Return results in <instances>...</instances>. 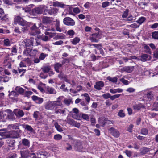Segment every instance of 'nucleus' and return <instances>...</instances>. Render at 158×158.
<instances>
[{"mask_svg":"<svg viewBox=\"0 0 158 158\" xmlns=\"http://www.w3.org/2000/svg\"><path fill=\"white\" fill-rule=\"evenodd\" d=\"M62 103L60 101H48L45 105V108L47 110H55L56 106H61Z\"/></svg>","mask_w":158,"mask_h":158,"instance_id":"nucleus-1","label":"nucleus"},{"mask_svg":"<svg viewBox=\"0 0 158 158\" xmlns=\"http://www.w3.org/2000/svg\"><path fill=\"white\" fill-rule=\"evenodd\" d=\"M14 21L17 23L19 25L24 27V30H26L31 25V23L27 22L19 16H17L15 18Z\"/></svg>","mask_w":158,"mask_h":158,"instance_id":"nucleus-2","label":"nucleus"},{"mask_svg":"<svg viewBox=\"0 0 158 158\" xmlns=\"http://www.w3.org/2000/svg\"><path fill=\"white\" fill-rule=\"evenodd\" d=\"M34 40L33 38L26 39L22 42V44L25 48L30 47L33 45Z\"/></svg>","mask_w":158,"mask_h":158,"instance_id":"nucleus-3","label":"nucleus"},{"mask_svg":"<svg viewBox=\"0 0 158 158\" xmlns=\"http://www.w3.org/2000/svg\"><path fill=\"white\" fill-rule=\"evenodd\" d=\"M64 23L67 26H74L75 24L74 21L69 17H66L63 19Z\"/></svg>","mask_w":158,"mask_h":158,"instance_id":"nucleus-4","label":"nucleus"},{"mask_svg":"<svg viewBox=\"0 0 158 158\" xmlns=\"http://www.w3.org/2000/svg\"><path fill=\"white\" fill-rule=\"evenodd\" d=\"M71 142L73 143V144L75 150L79 151H81L82 147L81 143L80 141L77 140H74Z\"/></svg>","mask_w":158,"mask_h":158,"instance_id":"nucleus-5","label":"nucleus"},{"mask_svg":"<svg viewBox=\"0 0 158 158\" xmlns=\"http://www.w3.org/2000/svg\"><path fill=\"white\" fill-rule=\"evenodd\" d=\"M108 131L114 137L118 138L119 137L120 133L118 130L112 127L109 129Z\"/></svg>","mask_w":158,"mask_h":158,"instance_id":"nucleus-6","label":"nucleus"},{"mask_svg":"<svg viewBox=\"0 0 158 158\" xmlns=\"http://www.w3.org/2000/svg\"><path fill=\"white\" fill-rule=\"evenodd\" d=\"M70 113L72 115L73 118L77 120H79V118L77 115L79 113V110L77 108H74L72 109V111L70 112Z\"/></svg>","mask_w":158,"mask_h":158,"instance_id":"nucleus-7","label":"nucleus"},{"mask_svg":"<svg viewBox=\"0 0 158 158\" xmlns=\"http://www.w3.org/2000/svg\"><path fill=\"white\" fill-rule=\"evenodd\" d=\"M19 136V133L16 131H12L9 132L7 137H10L12 138H17Z\"/></svg>","mask_w":158,"mask_h":158,"instance_id":"nucleus-8","label":"nucleus"},{"mask_svg":"<svg viewBox=\"0 0 158 158\" xmlns=\"http://www.w3.org/2000/svg\"><path fill=\"white\" fill-rule=\"evenodd\" d=\"M3 111V114L5 115L4 118L10 119L13 114L12 111L10 109H7Z\"/></svg>","mask_w":158,"mask_h":158,"instance_id":"nucleus-9","label":"nucleus"},{"mask_svg":"<svg viewBox=\"0 0 158 158\" xmlns=\"http://www.w3.org/2000/svg\"><path fill=\"white\" fill-rule=\"evenodd\" d=\"M54 113L56 114H60L63 115H65L66 109L65 108H58V106L55 108L54 110Z\"/></svg>","mask_w":158,"mask_h":158,"instance_id":"nucleus-10","label":"nucleus"},{"mask_svg":"<svg viewBox=\"0 0 158 158\" xmlns=\"http://www.w3.org/2000/svg\"><path fill=\"white\" fill-rule=\"evenodd\" d=\"M32 12L34 15L42 14V10L41 5L38 7L33 9Z\"/></svg>","mask_w":158,"mask_h":158,"instance_id":"nucleus-11","label":"nucleus"},{"mask_svg":"<svg viewBox=\"0 0 158 158\" xmlns=\"http://www.w3.org/2000/svg\"><path fill=\"white\" fill-rule=\"evenodd\" d=\"M104 84L103 82L99 81L96 82L94 87L97 90H100L104 86Z\"/></svg>","mask_w":158,"mask_h":158,"instance_id":"nucleus-12","label":"nucleus"},{"mask_svg":"<svg viewBox=\"0 0 158 158\" xmlns=\"http://www.w3.org/2000/svg\"><path fill=\"white\" fill-rule=\"evenodd\" d=\"M31 29L32 30V31L31 32V34L32 35H35L36 34L40 33V32L38 30L37 27L35 26V24H34L32 27H31Z\"/></svg>","mask_w":158,"mask_h":158,"instance_id":"nucleus-13","label":"nucleus"},{"mask_svg":"<svg viewBox=\"0 0 158 158\" xmlns=\"http://www.w3.org/2000/svg\"><path fill=\"white\" fill-rule=\"evenodd\" d=\"M32 99L36 103L39 104L41 103L43 101V98L39 97L36 96H32Z\"/></svg>","mask_w":158,"mask_h":158,"instance_id":"nucleus-14","label":"nucleus"},{"mask_svg":"<svg viewBox=\"0 0 158 158\" xmlns=\"http://www.w3.org/2000/svg\"><path fill=\"white\" fill-rule=\"evenodd\" d=\"M65 62V60H64L62 62V64L57 63L55 64L54 68L56 72L59 73V69L62 67V65L64 64Z\"/></svg>","mask_w":158,"mask_h":158,"instance_id":"nucleus-15","label":"nucleus"},{"mask_svg":"<svg viewBox=\"0 0 158 158\" xmlns=\"http://www.w3.org/2000/svg\"><path fill=\"white\" fill-rule=\"evenodd\" d=\"M99 34L94 33L92 34L90 37V40L92 42H97L100 39Z\"/></svg>","mask_w":158,"mask_h":158,"instance_id":"nucleus-16","label":"nucleus"},{"mask_svg":"<svg viewBox=\"0 0 158 158\" xmlns=\"http://www.w3.org/2000/svg\"><path fill=\"white\" fill-rule=\"evenodd\" d=\"M33 51L36 52L37 50H32L29 48H28L27 47L26 48V49L23 51V53L26 56H28L31 55V52H32Z\"/></svg>","mask_w":158,"mask_h":158,"instance_id":"nucleus-17","label":"nucleus"},{"mask_svg":"<svg viewBox=\"0 0 158 158\" xmlns=\"http://www.w3.org/2000/svg\"><path fill=\"white\" fill-rule=\"evenodd\" d=\"M14 113L16 116L18 117H21L23 116L24 115L23 112L19 109H15L14 111Z\"/></svg>","mask_w":158,"mask_h":158,"instance_id":"nucleus-18","label":"nucleus"},{"mask_svg":"<svg viewBox=\"0 0 158 158\" xmlns=\"http://www.w3.org/2000/svg\"><path fill=\"white\" fill-rule=\"evenodd\" d=\"M133 66H125L122 68V70L128 73H131L133 70Z\"/></svg>","mask_w":158,"mask_h":158,"instance_id":"nucleus-19","label":"nucleus"},{"mask_svg":"<svg viewBox=\"0 0 158 158\" xmlns=\"http://www.w3.org/2000/svg\"><path fill=\"white\" fill-rule=\"evenodd\" d=\"M52 5L54 6L63 8L65 5L62 2L55 1L53 2Z\"/></svg>","mask_w":158,"mask_h":158,"instance_id":"nucleus-20","label":"nucleus"},{"mask_svg":"<svg viewBox=\"0 0 158 158\" xmlns=\"http://www.w3.org/2000/svg\"><path fill=\"white\" fill-rule=\"evenodd\" d=\"M151 56L147 54H143L141 57V60L143 61L149 60H151Z\"/></svg>","mask_w":158,"mask_h":158,"instance_id":"nucleus-21","label":"nucleus"},{"mask_svg":"<svg viewBox=\"0 0 158 158\" xmlns=\"http://www.w3.org/2000/svg\"><path fill=\"white\" fill-rule=\"evenodd\" d=\"M58 10L56 8H52L48 10V14L50 15H55L57 13Z\"/></svg>","mask_w":158,"mask_h":158,"instance_id":"nucleus-22","label":"nucleus"},{"mask_svg":"<svg viewBox=\"0 0 158 158\" xmlns=\"http://www.w3.org/2000/svg\"><path fill=\"white\" fill-rule=\"evenodd\" d=\"M42 22L45 24L50 23L52 22V19L49 17H44L42 19Z\"/></svg>","mask_w":158,"mask_h":158,"instance_id":"nucleus-23","label":"nucleus"},{"mask_svg":"<svg viewBox=\"0 0 158 158\" xmlns=\"http://www.w3.org/2000/svg\"><path fill=\"white\" fill-rule=\"evenodd\" d=\"M41 8L42 11V14L46 15L48 14V7L46 6L42 5Z\"/></svg>","mask_w":158,"mask_h":158,"instance_id":"nucleus-24","label":"nucleus"},{"mask_svg":"<svg viewBox=\"0 0 158 158\" xmlns=\"http://www.w3.org/2000/svg\"><path fill=\"white\" fill-rule=\"evenodd\" d=\"M123 91V89L120 88L116 89H110V92L112 94H115L117 93H121Z\"/></svg>","mask_w":158,"mask_h":158,"instance_id":"nucleus-25","label":"nucleus"},{"mask_svg":"<svg viewBox=\"0 0 158 158\" xmlns=\"http://www.w3.org/2000/svg\"><path fill=\"white\" fill-rule=\"evenodd\" d=\"M55 27L56 30L57 31L59 32L62 31V29L60 27V21L58 20L57 19L56 21Z\"/></svg>","mask_w":158,"mask_h":158,"instance_id":"nucleus-26","label":"nucleus"},{"mask_svg":"<svg viewBox=\"0 0 158 158\" xmlns=\"http://www.w3.org/2000/svg\"><path fill=\"white\" fill-rule=\"evenodd\" d=\"M22 143L24 146L29 147L30 145V142L29 141L26 139H23L22 140Z\"/></svg>","mask_w":158,"mask_h":158,"instance_id":"nucleus-27","label":"nucleus"},{"mask_svg":"<svg viewBox=\"0 0 158 158\" xmlns=\"http://www.w3.org/2000/svg\"><path fill=\"white\" fill-rule=\"evenodd\" d=\"M107 79L109 81L113 83H116L117 82V78L116 77H111L108 76L107 77Z\"/></svg>","mask_w":158,"mask_h":158,"instance_id":"nucleus-28","label":"nucleus"},{"mask_svg":"<svg viewBox=\"0 0 158 158\" xmlns=\"http://www.w3.org/2000/svg\"><path fill=\"white\" fill-rule=\"evenodd\" d=\"M47 90L49 94H55L56 92V90L53 88L48 86H47Z\"/></svg>","mask_w":158,"mask_h":158,"instance_id":"nucleus-29","label":"nucleus"},{"mask_svg":"<svg viewBox=\"0 0 158 158\" xmlns=\"http://www.w3.org/2000/svg\"><path fill=\"white\" fill-rule=\"evenodd\" d=\"M11 43L9 39H6L4 40L3 41V44L6 46H9L11 45Z\"/></svg>","mask_w":158,"mask_h":158,"instance_id":"nucleus-30","label":"nucleus"},{"mask_svg":"<svg viewBox=\"0 0 158 158\" xmlns=\"http://www.w3.org/2000/svg\"><path fill=\"white\" fill-rule=\"evenodd\" d=\"M81 96H83L84 97L85 99L87 102V104H88L90 101V97L89 94L87 93H84L83 94H82Z\"/></svg>","mask_w":158,"mask_h":158,"instance_id":"nucleus-31","label":"nucleus"},{"mask_svg":"<svg viewBox=\"0 0 158 158\" xmlns=\"http://www.w3.org/2000/svg\"><path fill=\"white\" fill-rule=\"evenodd\" d=\"M4 63L5 66H7V68L9 69L11 68V64L10 60H4Z\"/></svg>","mask_w":158,"mask_h":158,"instance_id":"nucleus-32","label":"nucleus"},{"mask_svg":"<svg viewBox=\"0 0 158 158\" xmlns=\"http://www.w3.org/2000/svg\"><path fill=\"white\" fill-rule=\"evenodd\" d=\"M19 1V0H4L5 3L10 5H12L13 3V1L14 2H17Z\"/></svg>","mask_w":158,"mask_h":158,"instance_id":"nucleus-33","label":"nucleus"},{"mask_svg":"<svg viewBox=\"0 0 158 158\" xmlns=\"http://www.w3.org/2000/svg\"><path fill=\"white\" fill-rule=\"evenodd\" d=\"M80 41V39L79 38L76 37L73 39L71 41L73 44L76 45Z\"/></svg>","mask_w":158,"mask_h":158,"instance_id":"nucleus-34","label":"nucleus"},{"mask_svg":"<svg viewBox=\"0 0 158 158\" xmlns=\"http://www.w3.org/2000/svg\"><path fill=\"white\" fill-rule=\"evenodd\" d=\"M45 84L41 83L38 86V89L42 93L44 92V87L45 86Z\"/></svg>","mask_w":158,"mask_h":158,"instance_id":"nucleus-35","label":"nucleus"},{"mask_svg":"<svg viewBox=\"0 0 158 158\" xmlns=\"http://www.w3.org/2000/svg\"><path fill=\"white\" fill-rule=\"evenodd\" d=\"M140 133L145 135H147L148 134V130L145 128H143L141 129Z\"/></svg>","mask_w":158,"mask_h":158,"instance_id":"nucleus-36","label":"nucleus"},{"mask_svg":"<svg viewBox=\"0 0 158 158\" xmlns=\"http://www.w3.org/2000/svg\"><path fill=\"white\" fill-rule=\"evenodd\" d=\"M54 126L55 128L58 131L60 132H61L63 131L62 127L58 124L57 122L55 123Z\"/></svg>","mask_w":158,"mask_h":158,"instance_id":"nucleus-37","label":"nucleus"},{"mask_svg":"<svg viewBox=\"0 0 158 158\" xmlns=\"http://www.w3.org/2000/svg\"><path fill=\"white\" fill-rule=\"evenodd\" d=\"M146 19L144 17H142L138 19L137 22L140 25L144 22Z\"/></svg>","mask_w":158,"mask_h":158,"instance_id":"nucleus-38","label":"nucleus"},{"mask_svg":"<svg viewBox=\"0 0 158 158\" xmlns=\"http://www.w3.org/2000/svg\"><path fill=\"white\" fill-rule=\"evenodd\" d=\"M40 39L43 41H47L49 40H50V38H49L48 36L45 35H42L40 36Z\"/></svg>","mask_w":158,"mask_h":158,"instance_id":"nucleus-39","label":"nucleus"},{"mask_svg":"<svg viewBox=\"0 0 158 158\" xmlns=\"http://www.w3.org/2000/svg\"><path fill=\"white\" fill-rule=\"evenodd\" d=\"M27 151H21V157L19 158H25L28 156Z\"/></svg>","mask_w":158,"mask_h":158,"instance_id":"nucleus-40","label":"nucleus"},{"mask_svg":"<svg viewBox=\"0 0 158 158\" xmlns=\"http://www.w3.org/2000/svg\"><path fill=\"white\" fill-rule=\"evenodd\" d=\"M15 90L20 94H22L24 92V89L22 88L17 87L15 88Z\"/></svg>","mask_w":158,"mask_h":158,"instance_id":"nucleus-41","label":"nucleus"},{"mask_svg":"<svg viewBox=\"0 0 158 158\" xmlns=\"http://www.w3.org/2000/svg\"><path fill=\"white\" fill-rule=\"evenodd\" d=\"M62 138V136L60 134H56L54 136V139L56 140H60Z\"/></svg>","mask_w":158,"mask_h":158,"instance_id":"nucleus-42","label":"nucleus"},{"mask_svg":"<svg viewBox=\"0 0 158 158\" xmlns=\"http://www.w3.org/2000/svg\"><path fill=\"white\" fill-rule=\"evenodd\" d=\"M146 97L149 100H152L153 98L151 92H149L147 93Z\"/></svg>","mask_w":158,"mask_h":158,"instance_id":"nucleus-43","label":"nucleus"},{"mask_svg":"<svg viewBox=\"0 0 158 158\" xmlns=\"http://www.w3.org/2000/svg\"><path fill=\"white\" fill-rule=\"evenodd\" d=\"M118 114L119 116L121 118H123L125 116V114L123 112V111L122 110H120Z\"/></svg>","mask_w":158,"mask_h":158,"instance_id":"nucleus-44","label":"nucleus"},{"mask_svg":"<svg viewBox=\"0 0 158 158\" xmlns=\"http://www.w3.org/2000/svg\"><path fill=\"white\" fill-rule=\"evenodd\" d=\"M152 37L155 39H158V31H155L152 33Z\"/></svg>","mask_w":158,"mask_h":158,"instance_id":"nucleus-45","label":"nucleus"},{"mask_svg":"<svg viewBox=\"0 0 158 158\" xmlns=\"http://www.w3.org/2000/svg\"><path fill=\"white\" fill-rule=\"evenodd\" d=\"M64 103L67 106H69L72 102L70 99H65L64 101Z\"/></svg>","mask_w":158,"mask_h":158,"instance_id":"nucleus-46","label":"nucleus"},{"mask_svg":"<svg viewBox=\"0 0 158 158\" xmlns=\"http://www.w3.org/2000/svg\"><path fill=\"white\" fill-rule=\"evenodd\" d=\"M82 117L83 119L86 121H89V117L88 115L83 114L82 115Z\"/></svg>","mask_w":158,"mask_h":158,"instance_id":"nucleus-47","label":"nucleus"},{"mask_svg":"<svg viewBox=\"0 0 158 158\" xmlns=\"http://www.w3.org/2000/svg\"><path fill=\"white\" fill-rule=\"evenodd\" d=\"M47 55L44 53H41L39 57V59L40 60H43L44 59Z\"/></svg>","mask_w":158,"mask_h":158,"instance_id":"nucleus-48","label":"nucleus"},{"mask_svg":"<svg viewBox=\"0 0 158 158\" xmlns=\"http://www.w3.org/2000/svg\"><path fill=\"white\" fill-rule=\"evenodd\" d=\"M120 95L121 94H117L113 96L110 95V98L111 99V100H113L116 98H118L120 96Z\"/></svg>","mask_w":158,"mask_h":158,"instance_id":"nucleus-49","label":"nucleus"},{"mask_svg":"<svg viewBox=\"0 0 158 158\" xmlns=\"http://www.w3.org/2000/svg\"><path fill=\"white\" fill-rule=\"evenodd\" d=\"M70 121L72 123H73V125H74V126L76 127L79 128L80 127V124L77 123L75 122L73 119L70 120Z\"/></svg>","mask_w":158,"mask_h":158,"instance_id":"nucleus-50","label":"nucleus"},{"mask_svg":"<svg viewBox=\"0 0 158 158\" xmlns=\"http://www.w3.org/2000/svg\"><path fill=\"white\" fill-rule=\"evenodd\" d=\"M134 127V125L132 124H130L127 127V131L131 133L132 132V130Z\"/></svg>","mask_w":158,"mask_h":158,"instance_id":"nucleus-51","label":"nucleus"},{"mask_svg":"<svg viewBox=\"0 0 158 158\" xmlns=\"http://www.w3.org/2000/svg\"><path fill=\"white\" fill-rule=\"evenodd\" d=\"M67 34L70 36H73L75 34L74 31L73 30H70L67 31Z\"/></svg>","mask_w":158,"mask_h":158,"instance_id":"nucleus-52","label":"nucleus"},{"mask_svg":"<svg viewBox=\"0 0 158 158\" xmlns=\"http://www.w3.org/2000/svg\"><path fill=\"white\" fill-rule=\"evenodd\" d=\"M110 5V3L108 2H105L102 3V8H105Z\"/></svg>","mask_w":158,"mask_h":158,"instance_id":"nucleus-53","label":"nucleus"},{"mask_svg":"<svg viewBox=\"0 0 158 158\" xmlns=\"http://www.w3.org/2000/svg\"><path fill=\"white\" fill-rule=\"evenodd\" d=\"M129 12V10L126 9V10L124 12L123 14L122 15V17L123 18H125L127 17L128 15Z\"/></svg>","mask_w":158,"mask_h":158,"instance_id":"nucleus-54","label":"nucleus"},{"mask_svg":"<svg viewBox=\"0 0 158 158\" xmlns=\"http://www.w3.org/2000/svg\"><path fill=\"white\" fill-rule=\"evenodd\" d=\"M50 68L49 67H45L43 69V71L44 73H47L49 71Z\"/></svg>","mask_w":158,"mask_h":158,"instance_id":"nucleus-55","label":"nucleus"},{"mask_svg":"<svg viewBox=\"0 0 158 158\" xmlns=\"http://www.w3.org/2000/svg\"><path fill=\"white\" fill-rule=\"evenodd\" d=\"M144 49L145 52L149 53H151L150 48L148 46L146 45H145L144 46Z\"/></svg>","mask_w":158,"mask_h":158,"instance_id":"nucleus-56","label":"nucleus"},{"mask_svg":"<svg viewBox=\"0 0 158 158\" xmlns=\"http://www.w3.org/2000/svg\"><path fill=\"white\" fill-rule=\"evenodd\" d=\"M25 128L27 130L30 131H32L33 130V129L32 127L30 126H29L28 125H26L25 126Z\"/></svg>","mask_w":158,"mask_h":158,"instance_id":"nucleus-57","label":"nucleus"},{"mask_svg":"<svg viewBox=\"0 0 158 158\" xmlns=\"http://www.w3.org/2000/svg\"><path fill=\"white\" fill-rule=\"evenodd\" d=\"M110 95L109 93H107L106 94H104L102 95V96L105 99H108L109 98H110Z\"/></svg>","mask_w":158,"mask_h":158,"instance_id":"nucleus-58","label":"nucleus"},{"mask_svg":"<svg viewBox=\"0 0 158 158\" xmlns=\"http://www.w3.org/2000/svg\"><path fill=\"white\" fill-rule=\"evenodd\" d=\"M17 52V49L15 47H13L12 48L11 50V54L12 55H14L16 54Z\"/></svg>","mask_w":158,"mask_h":158,"instance_id":"nucleus-59","label":"nucleus"},{"mask_svg":"<svg viewBox=\"0 0 158 158\" xmlns=\"http://www.w3.org/2000/svg\"><path fill=\"white\" fill-rule=\"evenodd\" d=\"M117 61L120 64H122L123 63V60H122V57H120V58H116Z\"/></svg>","mask_w":158,"mask_h":158,"instance_id":"nucleus-60","label":"nucleus"},{"mask_svg":"<svg viewBox=\"0 0 158 158\" xmlns=\"http://www.w3.org/2000/svg\"><path fill=\"white\" fill-rule=\"evenodd\" d=\"M32 92L31 91H26L25 92V96L27 97H29L32 95Z\"/></svg>","mask_w":158,"mask_h":158,"instance_id":"nucleus-61","label":"nucleus"},{"mask_svg":"<svg viewBox=\"0 0 158 158\" xmlns=\"http://www.w3.org/2000/svg\"><path fill=\"white\" fill-rule=\"evenodd\" d=\"M128 157H130L132 155V152L131 151L126 150L124 152Z\"/></svg>","mask_w":158,"mask_h":158,"instance_id":"nucleus-62","label":"nucleus"},{"mask_svg":"<svg viewBox=\"0 0 158 158\" xmlns=\"http://www.w3.org/2000/svg\"><path fill=\"white\" fill-rule=\"evenodd\" d=\"M120 81L126 85H127L129 84L128 81L127 80L124 79V78L120 79Z\"/></svg>","mask_w":158,"mask_h":158,"instance_id":"nucleus-63","label":"nucleus"},{"mask_svg":"<svg viewBox=\"0 0 158 158\" xmlns=\"http://www.w3.org/2000/svg\"><path fill=\"white\" fill-rule=\"evenodd\" d=\"M73 11L76 14H78L80 12V10L78 7H75L73 8Z\"/></svg>","mask_w":158,"mask_h":158,"instance_id":"nucleus-64","label":"nucleus"}]
</instances>
